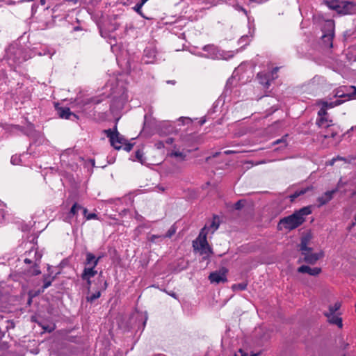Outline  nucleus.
<instances>
[{"instance_id":"nucleus-26","label":"nucleus","mask_w":356,"mask_h":356,"mask_svg":"<svg viewBox=\"0 0 356 356\" xmlns=\"http://www.w3.org/2000/svg\"><path fill=\"white\" fill-rule=\"evenodd\" d=\"M312 187H307V188H304L298 190V191H295L293 194H291L289 196V198H290L291 201L293 202L297 197H298L299 196H300L302 195L305 194L307 191H309V190H312Z\"/></svg>"},{"instance_id":"nucleus-37","label":"nucleus","mask_w":356,"mask_h":356,"mask_svg":"<svg viewBox=\"0 0 356 356\" xmlns=\"http://www.w3.org/2000/svg\"><path fill=\"white\" fill-rule=\"evenodd\" d=\"M143 7V5L140 3H137L136 6H134V9L143 17L145 18V17L143 15V14L141 12V8Z\"/></svg>"},{"instance_id":"nucleus-18","label":"nucleus","mask_w":356,"mask_h":356,"mask_svg":"<svg viewBox=\"0 0 356 356\" xmlns=\"http://www.w3.org/2000/svg\"><path fill=\"white\" fill-rule=\"evenodd\" d=\"M270 74L264 72H259L257 78L259 83L262 85L265 88H268L270 85Z\"/></svg>"},{"instance_id":"nucleus-53","label":"nucleus","mask_w":356,"mask_h":356,"mask_svg":"<svg viewBox=\"0 0 356 356\" xmlns=\"http://www.w3.org/2000/svg\"><path fill=\"white\" fill-rule=\"evenodd\" d=\"M147 1L148 0H140L139 3L143 6Z\"/></svg>"},{"instance_id":"nucleus-5","label":"nucleus","mask_w":356,"mask_h":356,"mask_svg":"<svg viewBox=\"0 0 356 356\" xmlns=\"http://www.w3.org/2000/svg\"><path fill=\"white\" fill-rule=\"evenodd\" d=\"M334 24L332 20L325 22L323 28L322 40L324 44L330 48L332 47V40L334 35Z\"/></svg>"},{"instance_id":"nucleus-58","label":"nucleus","mask_w":356,"mask_h":356,"mask_svg":"<svg viewBox=\"0 0 356 356\" xmlns=\"http://www.w3.org/2000/svg\"><path fill=\"white\" fill-rule=\"evenodd\" d=\"M258 354L257 353H252L250 356H257Z\"/></svg>"},{"instance_id":"nucleus-29","label":"nucleus","mask_w":356,"mask_h":356,"mask_svg":"<svg viewBox=\"0 0 356 356\" xmlns=\"http://www.w3.org/2000/svg\"><path fill=\"white\" fill-rule=\"evenodd\" d=\"M341 307V303L337 302H336L333 306L329 307V312L325 313V315L330 318V316H332V314H334V313L339 309Z\"/></svg>"},{"instance_id":"nucleus-54","label":"nucleus","mask_w":356,"mask_h":356,"mask_svg":"<svg viewBox=\"0 0 356 356\" xmlns=\"http://www.w3.org/2000/svg\"><path fill=\"white\" fill-rule=\"evenodd\" d=\"M41 5L44 6L46 3V0H40Z\"/></svg>"},{"instance_id":"nucleus-16","label":"nucleus","mask_w":356,"mask_h":356,"mask_svg":"<svg viewBox=\"0 0 356 356\" xmlns=\"http://www.w3.org/2000/svg\"><path fill=\"white\" fill-rule=\"evenodd\" d=\"M298 272L301 273H307L312 276H316L321 272V268L318 267L311 268L309 266L302 265L298 268Z\"/></svg>"},{"instance_id":"nucleus-17","label":"nucleus","mask_w":356,"mask_h":356,"mask_svg":"<svg viewBox=\"0 0 356 356\" xmlns=\"http://www.w3.org/2000/svg\"><path fill=\"white\" fill-rule=\"evenodd\" d=\"M339 133V127L336 124L330 129H326L325 132L321 131L318 134L319 138H334Z\"/></svg>"},{"instance_id":"nucleus-60","label":"nucleus","mask_w":356,"mask_h":356,"mask_svg":"<svg viewBox=\"0 0 356 356\" xmlns=\"http://www.w3.org/2000/svg\"><path fill=\"white\" fill-rule=\"evenodd\" d=\"M97 258H99V261L102 258V256H99Z\"/></svg>"},{"instance_id":"nucleus-59","label":"nucleus","mask_w":356,"mask_h":356,"mask_svg":"<svg viewBox=\"0 0 356 356\" xmlns=\"http://www.w3.org/2000/svg\"><path fill=\"white\" fill-rule=\"evenodd\" d=\"M348 346V343H345L344 346H343V348H346Z\"/></svg>"},{"instance_id":"nucleus-13","label":"nucleus","mask_w":356,"mask_h":356,"mask_svg":"<svg viewBox=\"0 0 356 356\" xmlns=\"http://www.w3.org/2000/svg\"><path fill=\"white\" fill-rule=\"evenodd\" d=\"M177 228L175 225L170 227V228L168 230L167 233L165 235H152L148 240L152 243H159L162 241L165 238H171L176 232Z\"/></svg>"},{"instance_id":"nucleus-12","label":"nucleus","mask_w":356,"mask_h":356,"mask_svg":"<svg viewBox=\"0 0 356 356\" xmlns=\"http://www.w3.org/2000/svg\"><path fill=\"white\" fill-rule=\"evenodd\" d=\"M312 250L302 251L304 256L303 261L309 264H315L316 261L323 256V252L312 253Z\"/></svg>"},{"instance_id":"nucleus-25","label":"nucleus","mask_w":356,"mask_h":356,"mask_svg":"<svg viewBox=\"0 0 356 356\" xmlns=\"http://www.w3.org/2000/svg\"><path fill=\"white\" fill-rule=\"evenodd\" d=\"M10 321L7 319H0V338L4 336L9 328Z\"/></svg>"},{"instance_id":"nucleus-10","label":"nucleus","mask_w":356,"mask_h":356,"mask_svg":"<svg viewBox=\"0 0 356 356\" xmlns=\"http://www.w3.org/2000/svg\"><path fill=\"white\" fill-rule=\"evenodd\" d=\"M356 95L355 86H343L339 88L335 92V97L339 98H346V100L350 99ZM346 101V99H344Z\"/></svg>"},{"instance_id":"nucleus-38","label":"nucleus","mask_w":356,"mask_h":356,"mask_svg":"<svg viewBox=\"0 0 356 356\" xmlns=\"http://www.w3.org/2000/svg\"><path fill=\"white\" fill-rule=\"evenodd\" d=\"M134 145L129 143H127V141L123 144L122 147L124 150L127 152H130L133 148Z\"/></svg>"},{"instance_id":"nucleus-49","label":"nucleus","mask_w":356,"mask_h":356,"mask_svg":"<svg viewBox=\"0 0 356 356\" xmlns=\"http://www.w3.org/2000/svg\"><path fill=\"white\" fill-rule=\"evenodd\" d=\"M238 353H240V356H249L248 353H245L241 349L239 350Z\"/></svg>"},{"instance_id":"nucleus-52","label":"nucleus","mask_w":356,"mask_h":356,"mask_svg":"<svg viewBox=\"0 0 356 356\" xmlns=\"http://www.w3.org/2000/svg\"><path fill=\"white\" fill-rule=\"evenodd\" d=\"M247 38H248V36H246V35L241 37V39H240V42H243V41L245 40Z\"/></svg>"},{"instance_id":"nucleus-21","label":"nucleus","mask_w":356,"mask_h":356,"mask_svg":"<svg viewBox=\"0 0 356 356\" xmlns=\"http://www.w3.org/2000/svg\"><path fill=\"white\" fill-rule=\"evenodd\" d=\"M343 102H345V100L337 99L334 102H327V101H324V100H320L318 102V104L321 105V106H323L327 109V108H334L336 106H339L341 104H342Z\"/></svg>"},{"instance_id":"nucleus-4","label":"nucleus","mask_w":356,"mask_h":356,"mask_svg":"<svg viewBox=\"0 0 356 356\" xmlns=\"http://www.w3.org/2000/svg\"><path fill=\"white\" fill-rule=\"evenodd\" d=\"M103 132L109 138L111 146L116 149H120L123 144L126 142V139L123 136L120 135L118 131L117 125L115 124L113 129H105Z\"/></svg>"},{"instance_id":"nucleus-23","label":"nucleus","mask_w":356,"mask_h":356,"mask_svg":"<svg viewBox=\"0 0 356 356\" xmlns=\"http://www.w3.org/2000/svg\"><path fill=\"white\" fill-rule=\"evenodd\" d=\"M311 235L309 234H305L301 238V241L300 244V250L302 251H307V250H312V248L307 247V245L311 240Z\"/></svg>"},{"instance_id":"nucleus-51","label":"nucleus","mask_w":356,"mask_h":356,"mask_svg":"<svg viewBox=\"0 0 356 356\" xmlns=\"http://www.w3.org/2000/svg\"><path fill=\"white\" fill-rule=\"evenodd\" d=\"M158 148H161V147H164L163 142H159L156 144Z\"/></svg>"},{"instance_id":"nucleus-14","label":"nucleus","mask_w":356,"mask_h":356,"mask_svg":"<svg viewBox=\"0 0 356 356\" xmlns=\"http://www.w3.org/2000/svg\"><path fill=\"white\" fill-rule=\"evenodd\" d=\"M56 110L58 115L60 118L72 120H74V119H78V117L76 114L71 112L70 108L68 107H57Z\"/></svg>"},{"instance_id":"nucleus-43","label":"nucleus","mask_w":356,"mask_h":356,"mask_svg":"<svg viewBox=\"0 0 356 356\" xmlns=\"http://www.w3.org/2000/svg\"><path fill=\"white\" fill-rule=\"evenodd\" d=\"M24 261L25 264H32L33 266H34V261L32 259V257H30L28 256V257H26L24 259Z\"/></svg>"},{"instance_id":"nucleus-40","label":"nucleus","mask_w":356,"mask_h":356,"mask_svg":"<svg viewBox=\"0 0 356 356\" xmlns=\"http://www.w3.org/2000/svg\"><path fill=\"white\" fill-rule=\"evenodd\" d=\"M243 207V202L242 200H238L234 204V209L236 210H240Z\"/></svg>"},{"instance_id":"nucleus-35","label":"nucleus","mask_w":356,"mask_h":356,"mask_svg":"<svg viewBox=\"0 0 356 356\" xmlns=\"http://www.w3.org/2000/svg\"><path fill=\"white\" fill-rule=\"evenodd\" d=\"M327 114V113L326 108H325L324 107L322 106L318 112V118H326Z\"/></svg>"},{"instance_id":"nucleus-42","label":"nucleus","mask_w":356,"mask_h":356,"mask_svg":"<svg viewBox=\"0 0 356 356\" xmlns=\"http://www.w3.org/2000/svg\"><path fill=\"white\" fill-rule=\"evenodd\" d=\"M86 220H92V219H97V215L95 213H89L88 216H86Z\"/></svg>"},{"instance_id":"nucleus-27","label":"nucleus","mask_w":356,"mask_h":356,"mask_svg":"<svg viewBox=\"0 0 356 356\" xmlns=\"http://www.w3.org/2000/svg\"><path fill=\"white\" fill-rule=\"evenodd\" d=\"M194 138L195 136L191 134H181L180 136L181 141L186 145H190Z\"/></svg>"},{"instance_id":"nucleus-41","label":"nucleus","mask_w":356,"mask_h":356,"mask_svg":"<svg viewBox=\"0 0 356 356\" xmlns=\"http://www.w3.org/2000/svg\"><path fill=\"white\" fill-rule=\"evenodd\" d=\"M286 136H287V135H286L284 137H282L280 139L275 140V142H273V144L276 145V144L283 143L284 145L286 146V143L285 137H286Z\"/></svg>"},{"instance_id":"nucleus-57","label":"nucleus","mask_w":356,"mask_h":356,"mask_svg":"<svg viewBox=\"0 0 356 356\" xmlns=\"http://www.w3.org/2000/svg\"><path fill=\"white\" fill-rule=\"evenodd\" d=\"M205 122H206V120L204 119L201 120H200V124L202 125Z\"/></svg>"},{"instance_id":"nucleus-61","label":"nucleus","mask_w":356,"mask_h":356,"mask_svg":"<svg viewBox=\"0 0 356 356\" xmlns=\"http://www.w3.org/2000/svg\"><path fill=\"white\" fill-rule=\"evenodd\" d=\"M355 222H356V214H355Z\"/></svg>"},{"instance_id":"nucleus-55","label":"nucleus","mask_w":356,"mask_h":356,"mask_svg":"<svg viewBox=\"0 0 356 356\" xmlns=\"http://www.w3.org/2000/svg\"><path fill=\"white\" fill-rule=\"evenodd\" d=\"M355 224H356V222H353L350 225L349 229H351L352 227H355Z\"/></svg>"},{"instance_id":"nucleus-2","label":"nucleus","mask_w":356,"mask_h":356,"mask_svg":"<svg viewBox=\"0 0 356 356\" xmlns=\"http://www.w3.org/2000/svg\"><path fill=\"white\" fill-rule=\"evenodd\" d=\"M312 206L304 207L295 211L291 215L282 218L277 224V229H283L291 231L300 227L305 221V217L312 213Z\"/></svg>"},{"instance_id":"nucleus-11","label":"nucleus","mask_w":356,"mask_h":356,"mask_svg":"<svg viewBox=\"0 0 356 356\" xmlns=\"http://www.w3.org/2000/svg\"><path fill=\"white\" fill-rule=\"evenodd\" d=\"M227 269L225 267L221 268L219 270L212 272L209 275V280L211 283L219 284L220 282H226Z\"/></svg>"},{"instance_id":"nucleus-28","label":"nucleus","mask_w":356,"mask_h":356,"mask_svg":"<svg viewBox=\"0 0 356 356\" xmlns=\"http://www.w3.org/2000/svg\"><path fill=\"white\" fill-rule=\"evenodd\" d=\"M328 321L330 323L337 325L339 327H342V319L341 318H339L337 316H334V314H332V316H330V318H327Z\"/></svg>"},{"instance_id":"nucleus-46","label":"nucleus","mask_w":356,"mask_h":356,"mask_svg":"<svg viewBox=\"0 0 356 356\" xmlns=\"http://www.w3.org/2000/svg\"><path fill=\"white\" fill-rule=\"evenodd\" d=\"M278 69H279L278 67H275V68L271 71V72H270V73H268V74H270V76H272V79H274L273 76H274V74H275L277 72Z\"/></svg>"},{"instance_id":"nucleus-33","label":"nucleus","mask_w":356,"mask_h":356,"mask_svg":"<svg viewBox=\"0 0 356 356\" xmlns=\"http://www.w3.org/2000/svg\"><path fill=\"white\" fill-rule=\"evenodd\" d=\"M247 288V284L242 282L238 284H235L232 286L233 290H239V291H243L246 289Z\"/></svg>"},{"instance_id":"nucleus-50","label":"nucleus","mask_w":356,"mask_h":356,"mask_svg":"<svg viewBox=\"0 0 356 356\" xmlns=\"http://www.w3.org/2000/svg\"><path fill=\"white\" fill-rule=\"evenodd\" d=\"M236 152L232 151V150H226V151L224 152L225 154H227V155L231 154H234Z\"/></svg>"},{"instance_id":"nucleus-34","label":"nucleus","mask_w":356,"mask_h":356,"mask_svg":"<svg viewBox=\"0 0 356 356\" xmlns=\"http://www.w3.org/2000/svg\"><path fill=\"white\" fill-rule=\"evenodd\" d=\"M135 156L136 158V159L140 161L141 163H144V160H143V152L142 150L140 149H138L136 152H135Z\"/></svg>"},{"instance_id":"nucleus-47","label":"nucleus","mask_w":356,"mask_h":356,"mask_svg":"<svg viewBox=\"0 0 356 356\" xmlns=\"http://www.w3.org/2000/svg\"><path fill=\"white\" fill-rule=\"evenodd\" d=\"M173 142H174V139H173V138H168L165 140V143L166 144H168V145H171V144H172V143H173Z\"/></svg>"},{"instance_id":"nucleus-56","label":"nucleus","mask_w":356,"mask_h":356,"mask_svg":"<svg viewBox=\"0 0 356 356\" xmlns=\"http://www.w3.org/2000/svg\"><path fill=\"white\" fill-rule=\"evenodd\" d=\"M168 83H171V84H175V81H167Z\"/></svg>"},{"instance_id":"nucleus-7","label":"nucleus","mask_w":356,"mask_h":356,"mask_svg":"<svg viewBox=\"0 0 356 356\" xmlns=\"http://www.w3.org/2000/svg\"><path fill=\"white\" fill-rule=\"evenodd\" d=\"M26 254L32 257L34 261V266H32L27 270V274L29 275H38L40 274L41 271L40 270L39 264L42 257V254L36 249H31L29 252H26Z\"/></svg>"},{"instance_id":"nucleus-32","label":"nucleus","mask_w":356,"mask_h":356,"mask_svg":"<svg viewBox=\"0 0 356 356\" xmlns=\"http://www.w3.org/2000/svg\"><path fill=\"white\" fill-rule=\"evenodd\" d=\"M22 131L27 136H31L35 131L34 126L32 123H29L26 130L22 129Z\"/></svg>"},{"instance_id":"nucleus-22","label":"nucleus","mask_w":356,"mask_h":356,"mask_svg":"<svg viewBox=\"0 0 356 356\" xmlns=\"http://www.w3.org/2000/svg\"><path fill=\"white\" fill-rule=\"evenodd\" d=\"M97 274L95 267H85L81 275V278H92Z\"/></svg>"},{"instance_id":"nucleus-9","label":"nucleus","mask_w":356,"mask_h":356,"mask_svg":"<svg viewBox=\"0 0 356 356\" xmlns=\"http://www.w3.org/2000/svg\"><path fill=\"white\" fill-rule=\"evenodd\" d=\"M202 50L207 53V58L211 59H225V52L221 51L213 44H207L203 47Z\"/></svg>"},{"instance_id":"nucleus-39","label":"nucleus","mask_w":356,"mask_h":356,"mask_svg":"<svg viewBox=\"0 0 356 356\" xmlns=\"http://www.w3.org/2000/svg\"><path fill=\"white\" fill-rule=\"evenodd\" d=\"M83 281L86 282L87 284V293L89 294L90 293V288L92 284L91 278H81Z\"/></svg>"},{"instance_id":"nucleus-19","label":"nucleus","mask_w":356,"mask_h":356,"mask_svg":"<svg viewBox=\"0 0 356 356\" xmlns=\"http://www.w3.org/2000/svg\"><path fill=\"white\" fill-rule=\"evenodd\" d=\"M316 124L321 129H330L335 124L332 123V120L327 118H317Z\"/></svg>"},{"instance_id":"nucleus-20","label":"nucleus","mask_w":356,"mask_h":356,"mask_svg":"<svg viewBox=\"0 0 356 356\" xmlns=\"http://www.w3.org/2000/svg\"><path fill=\"white\" fill-rule=\"evenodd\" d=\"M86 258L85 261V265L88 266V267H96L99 263V258H96V257L91 252H86Z\"/></svg>"},{"instance_id":"nucleus-6","label":"nucleus","mask_w":356,"mask_h":356,"mask_svg":"<svg viewBox=\"0 0 356 356\" xmlns=\"http://www.w3.org/2000/svg\"><path fill=\"white\" fill-rule=\"evenodd\" d=\"M7 56L8 60L15 64H20L27 60L23 49L15 46L9 47L7 50Z\"/></svg>"},{"instance_id":"nucleus-31","label":"nucleus","mask_w":356,"mask_h":356,"mask_svg":"<svg viewBox=\"0 0 356 356\" xmlns=\"http://www.w3.org/2000/svg\"><path fill=\"white\" fill-rule=\"evenodd\" d=\"M81 209H83V207L80 204H77L76 202L74 203L72 205V207L68 213L69 217H72V216L76 215L78 213V211L81 210Z\"/></svg>"},{"instance_id":"nucleus-15","label":"nucleus","mask_w":356,"mask_h":356,"mask_svg":"<svg viewBox=\"0 0 356 356\" xmlns=\"http://www.w3.org/2000/svg\"><path fill=\"white\" fill-rule=\"evenodd\" d=\"M337 191V189H334L332 191H326L323 195L318 197L317 199V201L318 202V207H321L325 204H326L327 202H329L333 197V195L336 193Z\"/></svg>"},{"instance_id":"nucleus-36","label":"nucleus","mask_w":356,"mask_h":356,"mask_svg":"<svg viewBox=\"0 0 356 356\" xmlns=\"http://www.w3.org/2000/svg\"><path fill=\"white\" fill-rule=\"evenodd\" d=\"M10 162L13 165H19L21 163V159L17 155H13L11 157Z\"/></svg>"},{"instance_id":"nucleus-3","label":"nucleus","mask_w":356,"mask_h":356,"mask_svg":"<svg viewBox=\"0 0 356 356\" xmlns=\"http://www.w3.org/2000/svg\"><path fill=\"white\" fill-rule=\"evenodd\" d=\"M325 4L332 10L340 15H351L356 11V3L348 0L325 1Z\"/></svg>"},{"instance_id":"nucleus-48","label":"nucleus","mask_w":356,"mask_h":356,"mask_svg":"<svg viewBox=\"0 0 356 356\" xmlns=\"http://www.w3.org/2000/svg\"><path fill=\"white\" fill-rule=\"evenodd\" d=\"M81 210L83 211V214L85 218H86V216H88L89 214V213H88V209L86 208L83 207V209H81Z\"/></svg>"},{"instance_id":"nucleus-45","label":"nucleus","mask_w":356,"mask_h":356,"mask_svg":"<svg viewBox=\"0 0 356 356\" xmlns=\"http://www.w3.org/2000/svg\"><path fill=\"white\" fill-rule=\"evenodd\" d=\"M179 121H181L182 123H184L185 121H187L188 122H191V120L189 118H187V117H181L179 119Z\"/></svg>"},{"instance_id":"nucleus-1","label":"nucleus","mask_w":356,"mask_h":356,"mask_svg":"<svg viewBox=\"0 0 356 356\" xmlns=\"http://www.w3.org/2000/svg\"><path fill=\"white\" fill-rule=\"evenodd\" d=\"M220 225V219L218 216H214L209 225L205 226L200 230L198 237L193 241V247L195 250H198L201 254H208L211 252V249L208 243L207 236L209 231L214 233Z\"/></svg>"},{"instance_id":"nucleus-44","label":"nucleus","mask_w":356,"mask_h":356,"mask_svg":"<svg viewBox=\"0 0 356 356\" xmlns=\"http://www.w3.org/2000/svg\"><path fill=\"white\" fill-rule=\"evenodd\" d=\"M337 160H341V161H345L346 159L343 158V157H341V156H337L336 158H333L331 161H330V165H333L334 161H336Z\"/></svg>"},{"instance_id":"nucleus-24","label":"nucleus","mask_w":356,"mask_h":356,"mask_svg":"<svg viewBox=\"0 0 356 356\" xmlns=\"http://www.w3.org/2000/svg\"><path fill=\"white\" fill-rule=\"evenodd\" d=\"M44 284L41 289L38 290V294L43 293L46 289L51 285L52 282L54 280V277H51L50 275H44Z\"/></svg>"},{"instance_id":"nucleus-30","label":"nucleus","mask_w":356,"mask_h":356,"mask_svg":"<svg viewBox=\"0 0 356 356\" xmlns=\"http://www.w3.org/2000/svg\"><path fill=\"white\" fill-rule=\"evenodd\" d=\"M170 157L179 158V161H186V154L179 151H172L169 154Z\"/></svg>"},{"instance_id":"nucleus-8","label":"nucleus","mask_w":356,"mask_h":356,"mask_svg":"<svg viewBox=\"0 0 356 356\" xmlns=\"http://www.w3.org/2000/svg\"><path fill=\"white\" fill-rule=\"evenodd\" d=\"M107 288V282L104 280V277L102 275V272H101L98 277V286L97 288L96 291L91 295L88 294L86 296V300L88 302L92 303L95 300L99 298L101 296L102 291L106 290Z\"/></svg>"}]
</instances>
